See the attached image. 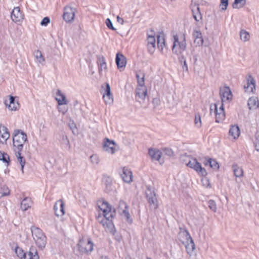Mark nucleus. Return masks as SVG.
<instances>
[{
    "label": "nucleus",
    "mask_w": 259,
    "mask_h": 259,
    "mask_svg": "<svg viewBox=\"0 0 259 259\" xmlns=\"http://www.w3.org/2000/svg\"><path fill=\"white\" fill-rule=\"evenodd\" d=\"M77 246L79 251L82 253L89 254L94 249V243L91 238L88 237H83L79 240Z\"/></svg>",
    "instance_id": "6"
},
{
    "label": "nucleus",
    "mask_w": 259,
    "mask_h": 259,
    "mask_svg": "<svg viewBox=\"0 0 259 259\" xmlns=\"http://www.w3.org/2000/svg\"><path fill=\"white\" fill-rule=\"evenodd\" d=\"M255 148L256 150L259 152V142L255 141Z\"/></svg>",
    "instance_id": "60"
},
{
    "label": "nucleus",
    "mask_w": 259,
    "mask_h": 259,
    "mask_svg": "<svg viewBox=\"0 0 259 259\" xmlns=\"http://www.w3.org/2000/svg\"><path fill=\"white\" fill-rule=\"evenodd\" d=\"M193 36L194 39V43L196 46H201L202 45L203 39L202 33L200 31L194 30L193 33Z\"/></svg>",
    "instance_id": "23"
},
{
    "label": "nucleus",
    "mask_w": 259,
    "mask_h": 259,
    "mask_svg": "<svg viewBox=\"0 0 259 259\" xmlns=\"http://www.w3.org/2000/svg\"><path fill=\"white\" fill-rule=\"evenodd\" d=\"M181 235L185 237L186 241L184 243L188 254L191 255L195 248V245L189 233L185 230L181 233Z\"/></svg>",
    "instance_id": "9"
},
{
    "label": "nucleus",
    "mask_w": 259,
    "mask_h": 259,
    "mask_svg": "<svg viewBox=\"0 0 259 259\" xmlns=\"http://www.w3.org/2000/svg\"><path fill=\"white\" fill-rule=\"evenodd\" d=\"M117 21L119 23L121 24V25H123L124 23L123 19L118 16L117 17Z\"/></svg>",
    "instance_id": "56"
},
{
    "label": "nucleus",
    "mask_w": 259,
    "mask_h": 259,
    "mask_svg": "<svg viewBox=\"0 0 259 259\" xmlns=\"http://www.w3.org/2000/svg\"><path fill=\"white\" fill-rule=\"evenodd\" d=\"M121 176L123 181L127 183H130L132 181V172L130 169L125 167L122 169Z\"/></svg>",
    "instance_id": "24"
},
{
    "label": "nucleus",
    "mask_w": 259,
    "mask_h": 259,
    "mask_svg": "<svg viewBox=\"0 0 259 259\" xmlns=\"http://www.w3.org/2000/svg\"><path fill=\"white\" fill-rule=\"evenodd\" d=\"M103 149L109 153H114L116 150L115 149V143L113 141H110L108 139H106L104 142Z\"/></svg>",
    "instance_id": "19"
},
{
    "label": "nucleus",
    "mask_w": 259,
    "mask_h": 259,
    "mask_svg": "<svg viewBox=\"0 0 259 259\" xmlns=\"http://www.w3.org/2000/svg\"><path fill=\"white\" fill-rule=\"evenodd\" d=\"M147 94V89L145 85L137 86L136 89V96L138 98V101L141 100L144 101Z\"/></svg>",
    "instance_id": "21"
},
{
    "label": "nucleus",
    "mask_w": 259,
    "mask_h": 259,
    "mask_svg": "<svg viewBox=\"0 0 259 259\" xmlns=\"http://www.w3.org/2000/svg\"><path fill=\"white\" fill-rule=\"evenodd\" d=\"M227 87L221 88L220 95L222 99V104H213L210 106V113L215 116V121L221 122L225 118L224 104L227 101Z\"/></svg>",
    "instance_id": "1"
},
{
    "label": "nucleus",
    "mask_w": 259,
    "mask_h": 259,
    "mask_svg": "<svg viewBox=\"0 0 259 259\" xmlns=\"http://www.w3.org/2000/svg\"><path fill=\"white\" fill-rule=\"evenodd\" d=\"M183 69L184 70H186V71H188V66L187 65L186 61H185L184 62V65H183Z\"/></svg>",
    "instance_id": "58"
},
{
    "label": "nucleus",
    "mask_w": 259,
    "mask_h": 259,
    "mask_svg": "<svg viewBox=\"0 0 259 259\" xmlns=\"http://www.w3.org/2000/svg\"><path fill=\"white\" fill-rule=\"evenodd\" d=\"M149 154L153 160L157 161L160 164H162L164 162V160L161 158L162 153L160 150L156 149H150Z\"/></svg>",
    "instance_id": "18"
},
{
    "label": "nucleus",
    "mask_w": 259,
    "mask_h": 259,
    "mask_svg": "<svg viewBox=\"0 0 259 259\" xmlns=\"http://www.w3.org/2000/svg\"><path fill=\"white\" fill-rule=\"evenodd\" d=\"M248 106L249 109H254L258 107V101L255 97H251L248 101Z\"/></svg>",
    "instance_id": "31"
},
{
    "label": "nucleus",
    "mask_w": 259,
    "mask_h": 259,
    "mask_svg": "<svg viewBox=\"0 0 259 259\" xmlns=\"http://www.w3.org/2000/svg\"><path fill=\"white\" fill-rule=\"evenodd\" d=\"M240 38L244 41H247L250 38L249 33L244 30H241L240 32Z\"/></svg>",
    "instance_id": "39"
},
{
    "label": "nucleus",
    "mask_w": 259,
    "mask_h": 259,
    "mask_svg": "<svg viewBox=\"0 0 259 259\" xmlns=\"http://www.w3.org/2000/svg\"><path fill=\"white\" fill-rule=\"evenodd\" d=\"M126 259H131L130 257L129 258H126Z\"/></svg>",
    "instance_id": "62"
},
{
    "label": "nucleus",
    "mask_w": 259,
    "mask_h": 259,
    "mask_svg": "<svg viewBox=\"0 0 259 259\" xmlns=\"http://www.w3.org/2000/svg\"><path fill=\"white\" fill-rule=\"evenodd\" d=\"M181 158L184 164L195 170L199 175L202 177L206 175V170L201 166V164L197 161L196 158L189 155H183Z\"/></svg>",
    "instance_id": "3"
},
{
    "label": "nucleus",
    "mask_w": 259,
    "mask_h": 259,
    "mask_svg": "<svg viewBox=\"0 0 259 259\" xmlns=\"http://www.w3.org/2000/svg\"><path fill=\"white\" fill-rule=\"evenodd\" d=\"M62 140L64 144H65L67 146H69V141L66 136H63Z\"/></svg>",
    "instance_id": "54"
},
{
    "label": "nucleus",
    "mask_w": 259,
    "mask_h": 259,
    "mask_svg": "<svg viewBox=\"0 0 259 259\" xmlns=\"http://www.w3.org/2000/svg\"><path fill=\"white\" fill-rule=\"evenodd\" d=\"M99 73L100 76H103L107 70L105 58L103 56L98 57V61Z\"/></svg>",
    "instance_id": "16"
},
{
    "label": "nucleus",
    "mask_w": 259,
    "mask_h": 259,
    "mask_svg": "<svg viewBox=\"0 0 259 259\" xmlns=\"http://www.w3.org/2000/svg\"><path fill=\"white\" fill-rule=\"evenodd\" d=\"M208 207L213 211H215L217 209L216 204L213 200H209L208 202Z\"/></svg>",
    "instance_id": "44"
},
{
    "label": "nucleus",
    "mask_w": 259,
    "mask_h": 259,
    "mask_svg": "<svg viewBox=\"0 0 259 259\" xmlns=\"http://www.w3.org/2000/svg\"><path fill=\"white\" fill-rule=\"evenodd\" d=\"M232 169L235 177H241L243 176V170L242 168L237 164L233 165Z\"/></svg>",
    "instance_id": "32"
},
{
    "label": "nucleus",
    "mask_w": 259,
    "mask_h": 259,
    "mask_svg": "<svg viewBox=\"0 0 259 259\" xmlns=\"http://www.w3.org/2000/svg\"><path fill=\"white\" fill-rule=\"evenodd\" d=\"M5 104L8 109L12 111L17 110L19 107V103L15 101V97L12 96H10L9 100L5 101Z\"/></svg>",
    "instance_id": "17"
},
{
    "label": "nucleus",
    "mask_w": 259,
    "mask_h": 259,
    "mask_svg": "<svg viewBox=\"0 0 259 259\" xmlns=\"http://www.w3.org/2000/svg\"><path fill=\"white\" fill-rule=\"evenodd\" d=\"M103 98L106 104H111L113 102V99L111 94L103 95Z\"/></svg>",
    "instance_id": "42"
},
{
    "label": "nucleus",
    "mask_w": 259,
    "mask_h": 259,
    "mask_svg": "<svg viewBox=\"0 0 259 259\" xmlns=\"http://www.w3.org/2000/svg\"><path fill=\"white\" fill-rule=\"evenodd\" d=\"M50 19L48 17H46L44 18V19L41 21L40 25L41 26H47L50 23Z\"/></svg>",
    "instance_id": "46"
},
{
    "label": "nucleus",
    "mask_w": 259,
    "mask_h": 259,
    "mask_svg": "<svg viewBox=\"0 0 259 259\" xmlns=\"http://www.w3.org/2000/svg\"><path fill=\"white\" fill-rule=\"evenodd\" d=\"M201 1L202 0H192V3L194 4L193 6H198L200 4Z\"/></svg>",
    "instance_id": "55"
},
{
    "label": "nucleus",
    "mask_w": 259,
    "mask_h": 259,
    "mask_svg": "<svg viewBox=\"0 0 259 259\" xmlns=\"http://www.w3.org/2000/svg\"><path fill=\"white\" fill-rule=\"evenodd\" d=\"M233 95L231 92V91L230 90V89L229 87H228V101H231V100H232L233 99Z\"/></svg>",
    "instance_id": "53"
},
{
    "label": "nucleus",
    "mask_w": 259,
    "mask_h": 259,
    "mask_svg": "<svg viewBox=\"0 0 259 259\" xmlns=\"http://www.w3.org/2000/svg\"><path fill=\"white\" fill-rule=\"evenodd\" d=\"M31 233L37 246L43 249L47 243V238L42 231L38 228L33 227L31 228Z\"/></svg>",
    "instance_id": "5"
},
{
    "label": "nucleus",
    "mask_w": 259,
    "mask_h": 259,
    "mask_svg": "<svg viewBox=\"0 0 259 259\" xmlns=\"http://www.w3.org/2000/svg\"><path fill=\"white\" fill-rule=\"evenodd\" d=\"M201 182L203 186L208 187L209 186V181L206 178H203L201 179Z\"/></svg>",
    "instance_id": "49"
},
{
    "label": "nucleus",
    "mask_w": 259,
    "mask_h": 259,
    "mask_svg": "<svg viewBox=\"0 0 259 259\" xmlns=\"http://www.w3.org/2000/svg\"><path fill=\"white\" fill-rule=\"evenodd\" d=\"M194 124L197 128H200L202 126L201 115L199 113H196L194 119Z\"/></svg>",
    "instance_id": "37"
},
{
    "label": "nucleus",
    "mask_w": 259,
    "mask_h": 259,
    "mask_svg": "<svg viewBox=\"0 0 259 259\" xmlns=\"http://www.w3.org/2000/svg\"><path fill=\"white\" fill-rule=\"evenodd\" d=\"M16 253L20 258L23 259H39L37 251L35 248H30V250L27 253L24 252L21 248L18 247L16 248Z\"/></svg>",
    "instance_id": "8"
},
{
    "label": "nucleus",
    "mask_w": 259,
    "mask_h": 259,
    "mask_svg": "<svg viewBox=\"0 0 259 259\" xmlns=\"http://www.w3.org/2000/svg\"><path fill=\"white\" fill-rule=\"evenodd\" d=\"M219 9L221 12H225L227 10V0H221Z\"/></svg>",
    "instance_id": "43"
},
{
    "label": "nucleus",
    "mask_w": 259,
    "mask_h": 259,
    "mask_svg": "<svg viewBox=\"0 0 259 259\" xmlns=\"http://www.w3.org/2000/svg\"><path fill=\"white\" fill-rule=\"evenodd\" d=\"M13 145L15 151H21L23 147V145L27 141V137L25 133L19 130H14L13 134Z\"/></svg>",
    "instance_id": "4"
},
{
    "label": "nucleus",
    "mask_w": 259,
    "mask_h": 259,
    "mask_svg": "<svg viewBox=\"0 0 259 259\" xmlns=\"http://www.w3.org/2000/svg\"><path fill=\"white\" fill-rule=\"evenodd\" d=\"M34 56L38 63L41 64L42 65L44 64L45 60L40 51H35L34 52Z\"/></svg>",
    "instance_id": "33"
},
{
    "label": "nucleus",
    "mask_w": 259,
    "mask_h": 259,
    "mask_svg": "<svg viewBox=\"0 0 259 259\" xmlns=\"http://www.w3.org/2000/svg\"><path fill=\"white\" fill-rule=\"evenodd\" d=\"M173 45L172 52L178 56H182L187 47L185 34L180 33L172 36Z\"/></svg>",
    "instance_id": "2"
},
{
    "label": "nucleus",
    "mask_w": 259,
    "mask_h": 259,
    "mask_svg": "<svg viewBox=\"0 0 259 259\" xmlns=\"http://www.w3.org/2000/svg\"><path fill=\"white\" fill-rule=\"evenodd\" d=\"M4 192H1V195L0 197H3L6 196H8L10 194V190H9L8 187H4L3 188Z\"/></svg>",
    "instance_id": "48"
},
{
    "label": "nucleus",
    "mask_w": 259,
    "mask_h": 259,
    "mask_svg": "<svg viewBox=\"0 0 259 259\" xmlns=\"http://www.w3.org/2000/svg\"><path fill=\"white\" fill-rule=\"evenodd\" d=\"M92 162L94 164H98L99 161V157L96 155H93L90 157Z\"/></svg>",
    "instance_id": "47"
},
{
    "label": "nucleus",
    "mask_w": 259,
    "mask_h": 259,
    "mask_svg": "<svg viewBox=\"0 0 259 259\" xmlns=\"http://www.w3.org/2000/svg\"><path fill=\"white\" fill-rule=\"evenodd\" d=\"M97 220L98 222L103 225L104 228L108 227L109 225L112 224L108 221L110 219H107L104 218L103 215H101V213H99L96 217Z\"/></svg>",
    "instance_id": "30"
},
{
    "label": "nucleus",
    "mask_w": 259,
    "mask_h": 259,
    "mask_svg": "<svg viewBox=\"0 0 259 259\" xmlns=\"http://www.w3.org/2000/svg\"><path fill=\"white\" fill-rule=\"evenodd\" d=\"M147 259H151V258L150 257H147Z\"/></svg>",
    "instance_id": "61"
},
{
    "label": "nucleus",
    "mask_w": 259,
    "mask_h": 259,
    "mask_svg": "<svg viewBox=\"0 0 259 259\" xmlns=\"http://www.w3.org/2000/svg\"><path fill=\"white\" fill-rule=\"evenodd\" d=\"M118 211L120 214L124 218L128 223L132 224L133 220L127 210V204L123 201L121 200L119 201Z\"/></svg>",
    "instance_id": "10"
},
{
    "label": "nucleus",
    "mask_w": 259,
    "mask_h": 259,
    "mask_svg": "<svg viewBox=\"0 0 259 259\" xmlns=\"http://www.w3.org/2000/svg\"><path fill=\"white\" fill-rule=\"evenodd\" d=\"M192 12L193 17L197 22H199L202 19V15L200 13L199 6H192Z\"/></svg>",
    "instance_id": "29"
},
{
    "label": "nucleus",
    "mask_w": 259,
    "mask_h": 259,
    "mask_svg": "<svg viewBox=\"0 0 259 259\" xmlns=\"http://www.w3.org/2000/svg\"><path fill=\"white\" fill-rule=\"evenodd\" d=\"M98 206L99 209L98 214L101 213V215L107 219H111L112 217L111 207L107 202L100 200L98 202Z\"/></svg>",
    "instance_id": "7"
},
{
    "label": "nucleus",
    "mask_w": 259,
    "mask_h": 259,
    "mask_svg": "<svg viewBox=\"0 0 259 259\" xmlns=\"http://www.w3.org/2000/svg\"><path fill=\"white\" fill-rule=\"evenodd\" d=\"M56 100L57 101L59 105H66L67 102L64 95L59 90H57L56 92Z\"/></svg>",
    "instance_id": "28"
},
{
    "label": "nucleus",
    "mask_w": 259,
    "mask_h": 259,
    "mask_svg": "<svg viewBox=\"0 0 259 259\" xmlns=\"http://www.w3.org/2000/svg\"><path fill=\"white\" fill-rule=\"evenodd\" d=\"M246 82L244 84V89L246 93H253L255 91V81L250 74L246 76Z\"/></svg>",
    "instance_id": "11"
},
{
    "label": "nucleus",
    "mask_w": 259,
    "mask_h": 259,
    "mask_svg": "<svg viewBox=\"0 0 259 259\" xmlns=\"http://www.w3.org/2000/svg\"><path fill=\"white\" fill-rule=\"evenodd\" d=\"M209 164L210 167L214 169H217L219 167V163L214 159L211 158L208 159L206 162H205V165Z\"/></svg>",
    "instance_id": "36"
},
{
    "label": "nucleus",
    "mask_w": 259,
    "mask_h": 259,
    "mask_svg": "<svg viewBox=\"0 0 259 259\" xmlns=\"http://www.w3.org/2000/svg\"><path fill=\"white\" fill-rule=\"evenodd\" d=\"M163 153L165 155H167L168 156H171L174 154V152L171 149L169 148H164L163 149Z\"/></svg>",
    "instance_id": "45"
},
{
    "label": "nucleus",
    "mask_w": 259,
    "mask_h": 259,
    "mask_svg": "<svg viewBox=\"0 0 259 259\" xmlns=\"http://www.w3.org/2000/svg\"><path fill=\"white\" fill-rule=\"evenodd\" d=\"M147 49L148 52L152 54L155 50V38L152 31L147 34Z\"/></svg>",
    "instance_id": "13"
},
{
    "label": "nucleus",
    "mask_w": 259,
    "mask_h": 259,
    "mask_svg": "<svg viewBox=\"0 0 259 259\" xmlns=\"http://www.w3.org/2000/svg\"><path fill=\"white\" fill-rule=\"evenodd\" d=\"M75 13V10L70 7H66L64 8L63 18L66 22H70L73 20Z\"/></svg>",
    "instance_id": "14"
},
{
    "label": "nucleus",
    "mask_w": 259,
    "mask_h": 259,
    "mask_svg": "<svg viewBox=\"0 0 259 259\" xmlns=\"http://www.w3.org/2000/svg\"><path fill=\"white\" fill-rule=\"evenodd\" d=\"M246 0H235L233 7L235 9L242 8L246 4Z\"/></svg>",
    "instance_id": "38"
},
{
    "label": "nucleus",
    "mask_w": 259,
    "mask_h": 259,
    "mask_svg": "<svg viewBox=\"0 0 259 259\" xmlns=\"http://www.w3.org/2000/svg\"><path fill=\"white\" fill-rule=\"evenodd\" d=\"M240 130L239 127L237 125H232L229 130V136L230 138H232V140L237 139L240 136Z\"/></svg>",
    "instance_id": "25"
},
{
    "label": "nucleus",
    "mask_w": 259,
    "mask_h": 259,
    "mask_svg": "<svg viewBox=\"0 0 259 259\" xmlns=\"http://www.w3.org/2000/svg\"><path fill=\"white\" fill-rule=\"evenodd\" d=\"M16 151V156L17 157L18 162L20 163L21 167V170L23 172L24 166L25 164V160L24 158L21 156L20 151Z\"/></svg>",
    "instance_id": "34"
},
{
    "label": "nucleus",
    "mask_w": 259,
    "mask_h": 259,
    "mask_svg": "<svg viewBox=\"0 0 259 259\" xmlns=\"http://www.w3.org/2000/svg\"><path fill=\"white\" fill-rule=\"evenodd\" d=\"M58 110L60 112H61L63 114H65L67 112V109L63 108L62 107H58Z\"/></svg>",
    "instance_id": "57"
},
{
    "label": "nucleus",
    "mask_w": 259,
    "mask_h": 259,
    "mask_svg": "<svg viewBox=\"0 0 259 259\" xmlns=\"http://www.w3.org/2000/svg\"><path fill=\"white\" fill-rule=\"evenodd\" d=\"M110 95L111 94V89L110 85L108 83H106V88L105 90V93L104 95Z\"/></svg>",
    "instance_id": "51"
},
{
    "label": "nucleus",
    "mask_w": 259,
    "mask_h": 259,
    "mask_svg": "<svg viewBox=\"0 0 259 259\" xmlns=\"http://www.w3.org/2000/svg\"><path fill=\"white\" fill-rule=\"evenodd\" d=\"M11 17L12 20L15 23H21L24 19V15L19 7H15L11 13Z\"/></svg>",
    "instance_id": "12"
},
{
    "label": "nucleus",
    "mask_w": 259,
    "mask_h": 259,
    "mask_svg": "<svg viewBox=\"0 0 259 259\" xmlns=\"http://www.w3.org/2000/svg\"><path fill=\"white\" fill-rule=\"evenodd\" d=\"M157 42L158 49L162 52L165 47V38L163 33H160L157 36Z\"/></svg>",
    "instance_id": "26"
},
{
    "label": "nucleus",
    "mask_w": 259,
    "mask_h": 259,
    "mask_svg": "<svg viewBox=\"0 0 259 259\" xmlns=\"http://www.w3.org/2000/svg\"><path fill=\"white\" fill-rule=\"evenodd\" d=\"M149 203L154 207L156 208L158 207L157 200L155 195H152L151 197L148 198Z\"/></svg>",
    "instance_id": "41"
},
{
    "label": "nucleus",
    "mask_w": 259,
    "mask_h": 259,
    "mask_svg": "<svg viewBox=\"0 0 259 259\" xmlns=\"http://www.w3.org/2000/svg\"><path fill=\"white\" fill-rule=\"evenodd\" d=\"M256 141L259 142V130L257 131L255 134Z\"/></svg>",
    "instance_id": "59"
},
{
    "label": "nucleus",
    "mask_w": 259,
    "mask_h": 259,
    "mask_svg": "<svg viewBox=\"0 0 259 259\" xmlns=\"http://www.w3.org/2000/svg\"><path fill=\"white\" fill-rule=\"evenodd\" d=\"M106 24L109 28L111 29L112 30H115V29L113 26L112 22L110 19L108 18L106 19Z\"/></svg>",
    "instance_id": "50"
},
{
    "label": "nucleus",
    "mask_w": 259,
    "mask_h": 259,
    "mask_svg": "<svg viewBox=\"0 0 259 259\" xmlns=\"http://www.w3.org/2000/svg\"><path fill=\"white\" fill-rule=\"evenodd\" d=\"M64 204L62 200L58 201L55 206L54 210L57 216H62L64 214Z\"/></svg>",
    "instance_id": "22"
},
{
    "label": "nucleus",
    "mask_w": 259,
    "mask_h": 259,
    "mask_svg": "<svg viewBox=\"0 0 259 259\" xmlns=\"http://www.w3.org/2000/svg\"><path fill=\"white\" fill-rule=\"evenodd\" d=\"M160 100L158 98H154L152 101L155 107L158 106L160 105Z\"/></svg>",
    "instance_id": "52"
},
{
    "label": "nucleus",
    "mask_w": 259,
    "mask_h": 259,
    "mask_svg": "<svg viewBox=\"0 0 259 259\" xmlns=\"http://www.w3.org/2000/svg\"><path fill=\"white\" fill-rule=\"evenodd\" d=\"M136 77L137 79L138 86H144L145 75L143 73H137Z\"/></svg>",
    "instance_id": "35"
},
{
    "label": "nucleus",
    "mask_w": 259,
    "mask_h": 259,
    "mask_svg": "<svg viewBox=\"0 0 259 259\" xmlns=\"http://www.w3.org/2000/svg\"><path fill=\"white\" fill-rule=\"evenodd\" d=\"M103 182L106 185L107 189H110L112 184V179L108 176H104L103 179Z\"/></svg>",
    "instance_id": "40"
},
{
    "label": "nucleus",
    "mask_w": 259,
    "mask_h": 259,
    "mask_svg": "<svg viewBox=\"0 0 259 259\" xmlns=\"http://www.w3.org/2000/svg\"><path fill=\"white\" fill-rule=\"evenodd\" d=\"M10 136L8 128L5 126L0 124V144H6Z\"/></svg>",
    "instance_id": "15"
},
{
    "label": "nucleus",
    "mask_w": 259,
    "mask_h": 259,
    "mask_svg": "<svg viewBox=\"0 0 259 259\" xmlns=\"http://www.w3.org/2000/svg\"><path fill=\"white\" fill-rule=\"evenodd\" d=\"M32 204V202L30 198H25L21 202L20 209L22 211H26L30 208Z\"/></svg>",
    "instance_id": "27"
},
{
    "label": "nucleus",
    "mask_w": 259,
    "mask_h": 259,
    "mask_svg": "<svg viewBox=\"0 0 259 259\" xmlns=\"http://www.w3.org/2000/svg\"><path fill=\"white\" fill-rule=\"evenodd\" d=\"M115 62L120 70L124 69L126 64V59L123 55L117 53L116 55Z\"/></svg>",
    "instance_id": "20"
}]
</instances>
